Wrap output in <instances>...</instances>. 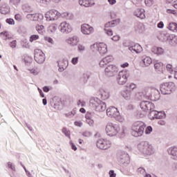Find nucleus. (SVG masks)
Segmentation results:
<instances>
[{
  "mask_svg": "<svg viewBox=\"0 0 177 177\" xmlns=\"http://www.w3.org/2000/svg\"><path fill=\"white\" fill-rule=\"evenodd\" d=\"M81 32L84 35H91L95 32V28L88 24H84L81 26Z\"/></svg>",
  "mask_w": 177,
  "mask_h": 177,
  "instance_id": "15",
  "label": "nucleus"
},
{
  "mask_svg": "<svg viewBox=\"0 0 177 177\" xmlns=\"http://www.w3.org/2000/svg\"><path fill=\"white\" fill-rule=\"evenodd\" d=\"M79 60H80V57H75L72 58L71 63H72L73 66H77V64H78Z\"/></svg>",
  "mask_w": 177,
  "mask_h": 177,
  "instance_id": "44",
  "label": "nucleus"
},
{
  "mask_svg": "<svg viewBox=\"0 0 177 177\" xmlns=\"http://www.w3.org/2000/svg\"><path fill=\"white\" fill-rule=\"evenodd\" d=\"M138 173L140 174L141 175H145L146 174V170L144 168L139 167L138 169Z\"/></svg>",
  "mask_w": 177,
  "mask_h": 177,
  "instance_id": "54",
  "label": "nucleus"
},
{
  "mask_svg": "<svg viewBox=\"0 0 177 177\" xmlns=\"http://www.w3.org/2000/svg\"><path fill=\"white\" fill-rule=\"evenodd\" d=\"M118 73V67L114 64H110L104 68V75L106 77H115Z\"/></svg>",
  "mask_w": 177,
  "mask_h": 177,
  "instance_id": "11",
  "label": "nucleus"
},
{
  "mask_svg": "<svg viewBox=\"0 0 177 177\" xmlns=\"http://www.w3.org/2000/svg\"><path fill=\"white\" fill-rule=\"evenodd\" d=\"M15 20H17V21H21V15L20 14H17L15 16Z\"/></svg>",
  "mask_w": 177,
  "mask_h": 177,
  "instance_id": "56",
  "label": "nucleus"
},
{
  "mask_svg": "<svg viewBox=\"0 0 177 177\" xmlns=\"http://www.w3.org/2000/svg\"><path fill=\"white\" fill-rule=\"evenodd\" d=\"M65 42L70 46H77L80 43V39L77 36L73 35L66 39Z\"/></svg>",
  "mask_w": 177,
  "mask_h": 177,
  "instance_id": "17",
  "label": "nucleus"
},
{
  "mask_svg": "<svg viewBox=\"0 0 177 177\" xmlns=\"http://www.w3.org/2000/svg\"><path fill=\"white\" fill-rule=\"evenodd\" d=\"M118 24H120V19L107 22L104 26V29H110L113 27H115Z\"/></svg>",
  "mask_w": 177,
  "mask_h": 177,
  "instance_id": "28",
  "label": "nucleus"
},
{
  "mask_svg": "<svg viewBox=\"0 0 177 177\" xmlns=\"http://www.w3.org/2000/svg\"><path fill=\"white\" fill-rule=\"evenodd\" d=\"M57 66L59 67L58 70L60 73L63 72L67 68L68 66V61L65 59H61L57 62Z\"/></svg>",
  "mask_w": 177,
  "mask_h": 177,
  "instance_id": "19",
  "label": "nucleus"
},
{
  "mask_svg": "<svg viewBox=\"0 0 177 177\" xmlns=\"http://www.w3.org/2000/svg\"><path fill=\"white\" fill-rule=\"evenodd\" d=\"M129 89H131V91H133V89H136V84L133 83H131L128 86Z\"/></svg>",
  "mask_w": 177,
  "mask_h": 177,
  "instance_id": "55",
  "label": "nucleus"
},
{
  "mask_svg": "<svg viewBox=\"0 0 177 177\" xmlns=\"http://www.w3.org/2000/svg\"><path fill=\"white\" fill-rule=\"evenodd\" d=\"M176 89L174 82H166L160 85V92L162 95H171Z\"/></svg>",
  "mask_w": 177,
  "mask_h": 177,
  "instance_id": "6",
  "label": "nucleus"
},
{
  "mask_svg": "<svg viewBox=\"0 0 177 177\" xmlns=\"http://www.w3.org/2000/svg\"><path fill=\"white\" fill-rule=\"evenodd\" d=\"M76 114L75 111H72L71 112H68V113H66V117H68V118H73Z\"/></svg>",
  "mask_w": 177,
  "mask_h": 177,
  "instance_id": "48",
  "label": "nucleus"
},
{
  "mask_svg": "<svg viewBox=\"0 0 177 177\" xmlns=\"http://www.w3.org/2000/svg\"><path fill=\"white\" fill-rule=\"evenodd\" d=\"M111 142L110 140L100 138L96 142V146L97 149L100 150H107L111 147Z\"/></svg>",
  "mask_w": 177,
  "mask_h": 177,
  "instance_id": "10",
  "label": "nucleus"
},
{
  "mask_svg": "<svg viewBox=\"0 0 177 177\" xmlns=\"http://www.w3.org/2000/svg\"><path fill=\"white\" fill-rule=\"evenodd\" d=\"M45 41L48 42V44H51V45H53L55 44V41H53V39L52 37H46L44 38Z\"/></svg>",
  "mask_w": 177,
  "mask_h": 177,
  "instance_id": "52",
  "label": "nucleus"
},
{
  "mask_svg": "<svg viewBox=\"0 0 177 177\" xmlns=\"http://www.w3.org/2000/svg\"><path fill=\"white\" fill-rule=\"evenodd\" d=\"M145 3L146 6H153L154 3H156V0H145Z\"/></svg>",
  "mask_w": 177,
  "mask_h": 177,
  "instance_id": "43",
  "label": "nucleus"
},
{
  "mask_svg": "<svg viewBox=\"0 0 177 177\" xmlns=\"http://www.w3.org/2000/svg\"><path fill=\"white\" fill-rule=\"evenodd\" d=\"M36 2H38L39 3H43L44 5H48V3H50V0H36Z\"/></svg>",
  "mask_w": 177,
  "mask_h": 177,
  "instance_id": "49",
  "label": "nucleus"
},
{
  "mask_svg": "<svg viewBox=\"0 0 177 177\" xmlns=\"http://www.w3.org/2000/svg\"><path fill=\"white\" fill-rule=\"evenodd\" d=\"M24 62L26 64H30V63L32 62V58L28 55H26L24 57Z\"/></svg>",
  "mask_w": 177,
  "mask_h": 177,
  "instance_id": "45",
  "label": "nucleus"
},
{
  "mask_svg": "<svg viewBox=\"0 0 177 177\" xmlns=\"http://www.w3.org/2000/svg\"><path fill=\"white\" fill-rule=\"evenodd\" d=\"M134 16L141 19L142 20L146 19V15H145V10L144 9H137L134 12Z\"/></svg>",
  "mask_w": 177,
  "mask_h": 177,
  "instance_id": "27",
  "label": "nucleus"
},
{
  "mask_svg": "<svg viewBox=\"0 0 177 177\" xmlns=\"http://www.w3.org/2000/svg\"><path fill=\"white\" fill-rule=\"evenodd\" d=\"M166 70L167 71H168V73H169L170 74H172V73H174V68L172 66V64H167L166 65Z\"/></svg>",
  "mask_w": 177,
  "mask_h": 177,
  "instance_id": "41",
  "label": "nucleus"
},
{
  "mask_svg": "<svg viewBox=\"0 0 177 177\" xmlns=\"http://www.w3.org/2000/svg\"><path fill=\"white\" fill-rule=\"evenodd\" d=\"M37 39H39L38 35H32L29 38L30 42H34V41H37Z\"/></svg>",
  "mask_w": 177,
  "mask_h": 177,
  "instance_id": "42",
  "label": "nucleus"
},
{
  "mask_svg": "<svg viewBox=\"0 0 177 177\" xmlns=\"http://www.w3.org/2000/svg\"><path fill=\"white\" fill-rule=\"evenodd\" d=\"M92 134L91 133L90 131H84L82 133V136H85L86 138H89V136H91Z\"/></svg>",
  "mask_w": 177,
  "mask_h": 177,
  "instance_id": "58",
  "label": "nucleus"
},
{
  "mask_svg": "<svg viewBox=\"0 0 177 177\" xmlns=\"http://www.w3.org/2000/svg\"><path fill=\"white\" fill-rule=\"evenodd\" d=\"M153 63H154V67L156 70H160V68L162 67V62H161L154 60Z\"/></svg>",
  "mask_w": 177,
  "mask_h": 177,
  "instance_id": "39",
  "label": "nucleus"
},
{
  "mask_svg": "<svg viewBox=\"0 0 177 177\" xmlns=\"http://www.w3.org/2000/svg\"><path fill=\"white\" fill-rule=\"evenodd\" d=\"M74 124L75 127H79V128H81V127H82V122L81 121H75Z\"/></svg>",
  "mask_w": 177,
  "mask_h": 177,
  "instance_id": "60",
  "label": "nucleus"
},
{
  "mask_svg": "<svg viewBox=\"0 0 177 177\" xmlns=\"http://www.w3.org/2000/svg\"><path fill=\"white\" fill-rule=\"evenodd\" d=\"M57 30V25L56 24H50L48 28V34H55Z\"/></svg>",
  "mask_w": 177,
  "mask_h": 177,
  "instance_id": "29",
  "label": "nucleus"
},
{
  "mask_svg": "<svg viewBox=\"0 0 177 177\" xmlns=\"http://www.w3.org/2000/svg\"><path fill=\"white\" fill-rule=\"evenodd\" d=\"M165 117H166L165 112L164 111L158 112L156 111V120H161V118H165Z\"/></svg>",
  "mask_w": 177,
  "mask_h": 177,
  "instance_id": "36",
  "label": "nucleus"
},
{
  "mask_svg": "<svg viewBox=\"0 0 177 177\" xmlns=\"http://www.w3.org/2000/svg\"><path fill=\"white\" fill-rule=\"evenodd\" d=\"M151 63H153V60L151 59V57L149 56H143L142 57L140 64L142 67H149V66H150Z\"/></svg>",
  "mask_w": 177,
  "mask_h": 177,
  "instance_id": "21",
  "label": "nucleus"
},
{
  "mask_svg": "<svg viewBox=\"0 0 177 177\" xmlns=\"http://www.w3.org/2000/svg\"><path fill=\"white\" fill-rule=\"evenodd\" d=\"M122 96L125 100H133L135 97L132 94V91L130 90H126L122 92Z\"/></svg>",
  "mask_w": 177,
  "mask_h": 177,
  "instance_id": "20",
  "label": "nucleus"
},
{
  "mask_svg": "<svg viewBox=\"0 0 177 177\" xmlns=\"http://www.w3.org/2000/svg\"><path fill=\"white\" fill-rule=\"evenodd\" d=\"M151 132H153V127H151L150 126L147 127L145 129L146 135H150V133H151Z\"/></svg>",
  "mask_w": 177,
  "mask_h": 177,
  "instance_id": "50",
  "label": "nucleus"
},
{
  "mask_svg": "<svg viewBox=\"0 0 177 177\" xmlns=\"http://www.w3.org/2000/svg\"><path fill=\"white\" fill-rule=\"evenodd\" d=\"M106 115L111 118H115L119 122H124V117L120 115L118 109L114 106H111L106 109Z\"/></svg>",
  "mask_w": 177,
  "mask_h": 177,
  "instance_id": "5",
  "label": "nucleus"
},
{
  "mask_svg": "<svg viewBox=\"0 0 177 177\" xmlns=\"http://www.w3.org/2000/svg\"><path fill=\"white\" fill-rule=\"evenodd\" d=\"M29 71L30 74H32V75H38L39 73L41 72V69L38 67H35L32 69H29Z\"/></svg>",
  "mask_w": 177,
  "mask_h": 177,
  "instance_id": "35",
  "label": "nucleus"
},
{
  "mask_svg": "<svg viewBox=\"0 0 177 177\" xmlns=\"http://www.w3.org/2000/svg\"><path fill=\"white\" fill-rule=\"evenodd\" d=\"M109 175L110 177H116L117 176V174L115 173H114L113 170L109 171Z\"/></svg>",
  "mask_w": 177,
  "mask_h": 177,
  "instance_id": "61",
  "label": "nucleus"
},
{
  "mask_svg": "<svg viewBox=\"0 0 177 177\" xmlns=\"http://www.w3.org/2000/svg\"><path fill=\"white\" fill-rule=\"evenodd\" d=\"M36 21H41V20H44V15L41 13H36Z\"/></svg>",
  "mask_w": 177,
  "mask_h": 177,
  "instance_id": "47",
  "label": "nucleus"
},
{
  "mask_svg": "<svg viewBox=\"0 0 177 177\" xmlns=\"http://www.w3.org/2000/svg\"><path fill=\"white\" fill-rule=\"evenodd\" d=\"M118 159L120 164L128 165L130 162L129 155L127 152H120L118 155Z\"/></svg>",
  "mask_w": 177,
  "mask_h": 177,
  "instance_id": "13",
  "label": "nucleus"
},
{
  "mask_svg": "<svg viewBox=\"0 0 177 177\" xmlns=\"http://www.w3.org/2000/svg\"><path fill=\"white\" fill-rule=\"evenodd\" d=\"M112 41H120V36L119 35H114L112 38H111Z\"/></svg>",
  "mask_w": 177,
  "mask_h": 177,
  "instance_id": "63",
  "label": "nucleus"
},
{
  "mask_svg": "<svg viewBox=\"0 0 177 177\" xmlns=\"http://www.w3.org/2000/svg\"><path fill=\"white\" fill-rule=\"evenodd\" d=\"M60 16H62V15L56 10H49L45 14L47 21H56V20L60 19Z\"/></svg>",
  "mask_w": 177,
  "mask_h": 177,
  "instance_id": "8",
  "label": "nucleus"
},
{
  "mask_svg": "<svg viewBox=\"0 0 177 177\" xmlns=\"http://www.w3.org/2000/svg\"><path fill=\"white\" fill-rule=\"evenodd\" d=\"M158 28H164V22L160 21L157 25Z\"/></svg>",
  "mask_w": 177,
  "mask_h": 177,
  "instance_id": "64",
  "label": "nucleus"
},
{
  "mask_svg": "<svg viewBox=\"0 0 177 177\" xmlns=\"http://www.w3.org/2000/svg\"><path fill=\"white\" fill-rule=\"evenodd\" d=\"M79 4L80 6L89 8V6H93V5H95V2L93 0H79Z\"/></svg>",
  "mask_w": 177,
  "mask_h": 177,
  "instance_id": "23",
  "label": "nucleus"
},
{
  "mask_svg": "<svg viewBox=\"0 0 177 177\" xmlns=\"http://www.w3.org/2000/svg\"><path fill=\"white\" fill-rule=\"evenodd\" d=\"M135 30L137 32L142 34V32H144L145 31V25L142 23L137 24L135 26Z\"/></svg>",
  "mask_w": 177,
  "mask_h": 177,
  "instance_id": "30",
  "label": "nucleus"
},
{
  "mask_svg": "<svg viewBox=\"0 0 177 177\" xmlns=\"http://www.w3.org/2000/svg\"><path fill=\"white\" fill-rule=\"evenodd\" d=\"M26 17L28 19V20H31L32 21H37V13L28 14Z\"/></svg>",
  "mask_w": 177,
  "mask_h": 177,
  "instance_id": "37",
  "label": "nucleus"
},
{
  "mask_svg": "<svg viewBox=\"0 0 177 177\" xmlns=\"http://www.w3.org/2000/svg\"><path fill=\"white\" fill-rule=\"evenodd\" d=\"M129 50L132 52V53H142V52H143V48H142V46L139 44L130 46Z\"/></svg>",
  "mask_w": 177,
  "mask_h": 177,
  "instance_id": "22",
  "label": "nucleus"
},
{
  "mask_svg": "<svg viewBox=\"0 0 177 177\" xmlns=\"http://www.w3.org/2000/svg\"><path fill=\"white\" fill-rule=\"evenodd\" d=\"M21 0H9V3L11 6H19Z\"/></svg>",
  "mask_w": 177,
  "mask_h": 177,
  "instance_id": "38",
  "label": "nucleus"
},
{
  "mask_svg": "<svg viewBox=\"0 0 177 177\" xmlns=\"http://www.w3.org/2000/svg\"><path fill=\"white\" fill-rule=\"evenodd\" d=\"M77 106H79V107H84V106H85V102L79 100L77 102Z\"/></svg>",
  "mask_w": 177,
  "mask_h": 177,
  "instance_id": "59",
  "label": "nucleus"
},
{
  "mask_svg": "<svg viewBox=\"0 0 177 177\" xmlns=\"http://www.w3.org/2000/svg\"><path fill=\"white\" fill-rule=\"evenodd\" d=\"M10 12V8L9 7V6L5 4L3 5V6L1 7V15H8V13H9Z\"/></svg>",
  "mask_w": 177,
  "mask_h": 177,
  "instance_id": "31",
  "label": "nucleus"
},
{
  "mask_svg": "<svg viewBox=\"0 0 177 177\" xmlns=\"http://www.w3.org/2000/svg\"><path fill=\"white\" fill-rule=\"evenodd\" d=\"M36 30L39 34H45V26H44L43 25H37L36 26Z\"/></svg>",
  "mask_w": 177,
  "mask_h": 177,
  "instance_id": "33",
  "label": "nucleus"
},
{
  "mask_svg": "<svg viewBox=\"0 0 177 177\" xmlns=\"http://www.w3.org/2000/svg\"><path fill=\"white\" fill-rule=\"evenodd\" d=\"M114 60V58L111 55H108L104 57L100 61L99 66L101 68H104L109 63H111Z\"/></svg>",
  "mask_w": 177,
  "mask_h": 177,
  "instance_id": "18",
  "label": "nucleus"
},
{
  "mask_svg": "<svg viewBox=\"0 0 177 177\" xmlns=\"http://www.w3.org/2000/svg\"><path fill=\"white\" fill-rule=\"evenodd\" d=\"M138 149L145 156H153L156 153V149L148 142L142 141L138 145Z\"/></svg>",
  "mask_w": 177,
  "mask_h": 177,
  "instance_id": "2",
  "label": "nucleus"
},
{
  "mask_svg": "<svg viewBox=\"0 0 177 177\" xmlns=\"http://www.w3.org/2000/svg\"><path fill=\"white\" fill-rule=\"evenodd\" d=\"M62 132L65 134L66 136H67V138H68L69 139H71L70 137V131L67 130V129L64 128L62 129Z\"/></svg>",
  "mask_w": 177,
  "mask_h": 177,
  "instance_id": "51",
  "label": "nucleus"
},
{
  "mask_svg": "<svg viewBox=\"0 0 177 177\" xmlns=\"http://www.w3.org/2000/svg\"><path fill=\"white\" fill-rule=\"evenodd\" d=\"M145 128H146V124L142 121H137L133 123L131 126V135L135 136V138H139L145 133Z\"/></svg>",
  "mask_w": 177,
  "mask_h": 177,
  "instance_id": "3",
  "label": "nucleus"
},
{
  "mask_svg": "<svg viewBox=\"0 0 177 177\" xmlns=\"http://www.w3.org/2000/svg\"><path fill=\"white\" fill-rule=\"evenodd\" d=\"M16 45H17L16 40H14L10 43V48H16Z\"/></svg>",
  "mask_w": 177,
  "mask_h": 177,
  "instance_id": "62",
  "label": "nucleus"
},
{
  "mask_svg": "<svg viewBox=\"0 0 177 177\" xmlns=\"http://www.w3.org/2000/svg\"><path fill=\"white\" fill-rule=\"evenodd\" d=\"M59 30L62 34H70L73 31V26L67 21H63L59 26Z\"/></svg>",
  "mask_w": 177,
  "mask_h": 177,
  "instance_id": "12",
  "label": "nucleus"
},
{
  "mask_svg": "<svg viewBox=\"0 0 177 177\" xmlns=\"http://www.w3.org/2000/svg\"><path fill=\"white\" fill-rule=\"evenodd\" d=\"M105 132L108 136H117V133H120V135H124L125 133V128L124 127H120L117 124H113L112 122L107 123Z\"/></svg>",
  "mask_w": 177,
  "mask_h": 177,
  "instance_id": "1",
  "label": "nucleus"
},
{
  "mask_svg": "<svg viewBox=\"0 0 177 177\" xmlns=\"http://www.w3.org/2000/svg\"><path fill=\"white\" fill-rule=\"evenodd\" d=\"M167 28L170 31H174V32H177V24L176 22H171L169 24Z\"/></svg>",
  "mask_w": 177,
  "mask_h": 177,
  "instance_id": "32",
  "label": "nucleus"
},
{
  "mask_svg": "<svg viewBox=\"0 0 177 177\" xmlns=\"http://www.w3.org/2000/svg\"><path fill=\"white\" fill-rule=\"evenodd\" d=\"M156 117H157L156 111L151 110V112L149 114V118L151 120H156Z\"/></svg>",
  "mask_w": 177,
  "mask_h": 177,
  "instance_id": "40",
  "label": "nucleus"
},
{
  "mask_svg": "<svg viewBox=\"0 0 177 177\" xmlns=\"http://www.w3.org/2000/svg\"><path fill=\"white\" fill-rule=\"evenodd\" d=\"M35 60L38 64H42L45 62V53L39 49L35 50Z\"/></svg>",
  "mask_w": 177,
  "mask_h": 177,
  "instance_id": "14",
  "label": "nucleus"
},
{
  "mask_svg": "<svg viewBox=\"0 0 177 177\" xmlns=\"http://www.w3.org/2000/svg\"><path fill=\"white\" fill-rule=\"evenodd\" d=\"M140 109H142V111H149V110H154V104L150 101H142L140 103Z\"/></svg>",
  "mask_w": 177,
  "mask_h": 177,
  "instance_id": "16",
  "label": "nucleus"
},
{
  "mask_svg": "<svg viewBox=\"0 0 177 177\" xmlns=\"http://www.w3.org/2000/svg\"><path fill=\"white\" fill-rule=\"evenodd\" d=\"M129 77V71L128 70L124 69L120 71L116 78L118 84H119V85H124V84H127Z\"/></svg>",
  "mask_w": 177,
  "mask_h": 177,
  "instance_id": "9",
  "label": "nucleus"
},
{
  "mask_svg": "<svg viewBox=\"0 0 177 177\" xmlns=\"http://www.w3.org/2000/svg\"><path fill=\"white\" fill-rule=\"evenodd\" d=\"M104 32L109 37H111V35H113V30H111V29H104Z\"/></svg>",
  "mask_w": 177,
  "mask_h": 177,
  "instance_id": "53",
  "label": "nucleus"
},
{
  "mask_svg": "<svg viewBox=\"0 0 177 177\" xmlns=\"http://www.w3.org/2000/svg\"><path fill=\"white\" fill-rule=\"evenodd\" d=\"M86 48L83 44H79L77 46L78 52H85Z\"/></svg>",
  "mask_w": 177,
  "mask_h": 177,
  "instance_id": "46",
  "label": "nucleus"
},
{
  "mask_svg": "<svg viewBox=\"0 0 177 177\" xmlns=\"http://www.w3.org/2000/svg\"><path fill=\"white\" fill-rule=\"evenodd\" d=\"M91 50L93 52H99L100 55H106L107 53V44L104 43H95L90 46Z\"/></svg>",
  "mask_w": 177,
  "mask_h": 177,
  "instance_id": "7",
  "label": "nucleus"
},
{
  "mask_svg": "<svg viewBox=\"0 0 177 177\" xmlns=\"http://www.w3.org/2000/svg\"><path fill=\"white\" fill-rule=\"evenodd\" d=\"M89 106L91 109L98 112L104 111L106 107V103L97 97L91 98Z\"/></svg>",
  "mask_w": 177,
  "mask_h": 177,
  "instance_id": "4",
  "label": "nucleus"
},
{
  "mask_svg": "<svg viewBox=\"0 0 177 177\" xmlns=\"http://www.w3.org/2000/svg\"><path fill=\"white\" fill-rule=\"evenodd\" d=\"M86 122L88 124L90 127H93V124H95V121L91 118V116L89 115H86Z\"/></svg>",
  "mask_w": 177,
  "mask_h": 177,
  "instance_id": "34",
  "label": "nucleus"
},
{
  "mask_svg": "<svg viewBox=\"0 0 177 177\" xmlns=\"http://www.w3.org/2000/svg\"><path fill=\"white\" fill-rule=\"evenodd\" d=\"M100 95L102 100H107L110 97V92H109V90L104 88L100 89Z\"/></svg>",
  "mask_w": 177,
  "mask_h": 177,
  "instance_id": "25",
  "label": "nucleus"
},
{
  "mask_svg": "<svg viewBox=\"0 0 177 177\" xmlns=\"http://www.w3.org/2000/svg\"><path fill=\"white\" fill-rule=\"evenodd\" d=\"M151 52L154 55H157V56H161V55H164L165 50L161 47L153 46L151 48Z\"/></svg>",
  "mask_w": 177,
  "mask_h": 177,
  "instance_id": "26",
  "label": "nucleus"
},
{
  "mask_svg": "<svg viewBox=\"0 0 177 177\" xmlns=\"http://www.w3.org/2000/svg\"><path fill=\"white\" fill-rule=\"evenodd\" d=\"M6 21V23H8V24H10V25L15 24V20H13V19H7Z\"/></svg>",
  "mask_w": 177,
  "mask_h": 177,
  "instance_id": "57",
  "label": "nucleus"
},
{
  "mask_svg": "<svg viewBox=\"0 0 177 177\" xmlns=\"http://www.w3.org/2000/svg\"><path fill=\"white\" fill-rule=\"evenodd\" d=\"M168 153L173 160H177V147H171L167 149Z\"/></svg>",
  "mask_w": 177,
  "mask_h": 177,
  "instance_id": "24",
  "label": "nucleus"
}]
</instances>
